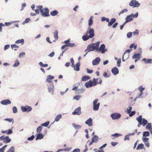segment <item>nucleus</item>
<instances>
[{"label":"nucleus","instance_id":"63","mask_svg":"<svg viewBox=\"0 0 152 152\" xmlns=\"http://www.w3.org/2000/svg\"><path fill=\"white\" fill-rule=\"evenodd\" d=\"M26 6V3H23L22 4V9L21 10H22L23 9V8L25 7Z\"/></svg>","mask_w":152,"mask_h":152},{"label":"nucleus","instance_id":"13","mask_svg":"<svg viewBox=\"0 0 152 152\" xmlns=\"http://www.w3.org/2000/svg\"><path fill=\"white\" fill-rule=\"evenodd\" d=\"M1 103L3 105H6L11 103V102L9 99L4 100L1 102Z\"/></svg>","mask_w":152,"mask_h":152},{"label":"nucleus","instance_id":"11","mask_svg":"<svg viewBox=\"0 0 152 152\" xmlns=\"http://www.w3.org/2000/svg\"><path fill=\"white\" fill-rule=\"evenodd\" d=\"M105 45L104 44H102L101 45L99 48L97 50H99L100 52L103 53H104L107 50L106 49H105Z\"/></svg>","mask_w":152,"mask_h":152},{"label":"nucleus","instance_id":"27","mask_svg":"<svg viewBox=\"0 0 152 152\" xmlns=\"http://www.w3.org/2000/svg\"><path fill=\"white\" fill-rule=\"evenodd\" d=\"M44 136L42 134H39L37 135L36 138V140H37L39 139H41Z\"/></svg>","mask_w":152,"mask_h":152},{"label":"nucleus","instance_id":"22","mask_svg":"<svg viewBox=\"0 0 152 152\" xmlns=\"http://www.w3.org/2000/svg\"><path fill=\"white\" fill-rule=\"evenodd\" d=\"M80 63L79 62L76 63L75 66H74V69L75 71H78L80 70L79 67Z\"/></svg>","mask_w":152,"mask_h":152},{"label":"nucleus","instance_id":"46","mask_svg":"<svg viewBox=\"0 0 152 152\" xmlns=\"http://www.w3.org/2000/svg\"><path fill=\"white\" fill-rule=\"evenodd\" d=\"M49 121H47L44 123L42 124L41 126H45L46 127H47L49 125Z\"/></svg>","mask_w":152,"mask_h":152},{"label":"nucleus","instance_id":"51","mask_svg":"<svg viewBox=\"0 0 152 152\" xmlns=\"http://www.w3.org/2000/svg\"><path fill=\"white\" fill-rule=\"evenodd\" d=\"M131 51V50H130L129 49L127 50H126L125 53H124V55L126 54V53L127 52L128 53V57H127L126 58H129V54L130 52V51Z\"/></svg>","mask_w":152,"mask_h":152},{"label":"nucleus","instance_id":"29","mask_svg":"<svg viewBox=\"0 0 152 152\" xmlns=\"http://www.w3.org/2000/svg\"><path fill=\"white\" fill-rule=\"evenodd\" d=\"M58 12L57 10H54L50 12V15L52 16H55L57 15Z\"/></svg>","mask_w":152,"mask_h":152},{"label":"nucleus","instance_id":"8","mask_svg":"<svg viewBox=\"0 0 152 152\" xmlns=\"http://www.w3.org/2000/svg\"><path fill=\"white\" fill-rule=\"evenodd\" d=\"M81 108L80 107H78L76 108L74 112H72V114L73 115H79L81 114Z\"/></svg>","mask_w":152,"mask_h":152},{"label":"nucleus","instance_id":"4","mask_svg":"<svg viewBox=\"0 0 152 152\" xmlns=\"http://www.w3.org/2000/svg\"><path fill=\"white\" fill-rule=\"evenodd\" d=\"M136 119L139 123L137 126L139 127L140 126L141 124H142V126H144L148 123L147 120L144 118L142 119V116L141 115L139 116L138 118H137Z\"/></svg>","mask_w":152,"mask_h":152},{"label":"nucleus","instance_id":"40","mask_svg":"<svg viewBox=\"0 0 152 152\" xmlns=\"http://www.w3.org/2000/svg\"><path fill=\"white\" fill-rule=\"evenodd\" d=\"M127 11H128V10L127 9H124L122 10H121V11L119 13L118 15H120L121 14H122L124 13V12H127Z\"/></svg>","mask_w":152,"mask_h":152},{"label":"nucleus","instance_id":"26","mask_svg":"<svg viewBox=\"0 0 152 152\" xmlns=\"http://www.w3.org/2000/svg\"><path fill=\"white\" fill-rule=\"evenodd\" d=\"M90 77L84 76L82 77L81 80L82 81H86L90 79Z\"/></svg>","mask_w":152,"mask_h":152},{"label":"nucleus","instance_id":"16","mask_svg":"<svg viewBox=\"0 0 152 152\" xmlns=\"http://www.w3.org/2000/svg\"><path fill=\"white\" fill-rule=\"evenodd\" d=\"M85 123L89 126H91L93 125L92 120L91 118H89L86 122Z\"/></svg>","mask_w":152,"mask_h":152},{"label":"nucleus","instance_id":"64","mask_svg":"<svg viewBox=\"0 0 152 152\" xmlns=\"http://www.w3.org/2000/svg\"><path fill=\"white\" fill-rule=\"evenodd\" d=\"M129 140V137L128 135H126L125 136V138H124V140Z\"/></svg>","mask_w":152,"mask_h":152},{"label":"nucleus","instance_id":"55","mask_svg":"<svg viewBox=\"0 0 152 152\" xmlns=\"http://www.w3.org/2000/svg\"><path fill=\"white\" fill-rule=\"evenodd\" d=\"M132 33L134 35L138 34H139L138 31L137 30H136L135 31L132 32Z\"/></svg>","mask_w":152,"mask_h":152},{"label":"nucleus","instance_id":"38","mask_svg":"<svg viewBox=\"0 0 152 152\" xmlns=\"http://www.w3.org/2000/svg\"><path fill=\"white\" fill-rule=\"evenodd\" d=\"M42 127L41 126H39L37 129V133H40L42 130Z\"/></svg>","mask_w":152,"mask_h":152},{"label":"nucleus","instance_id":"57","mask_svg":"<svg viewBox=\"0 0 152 152\" xmlns=\"http://www.w3.org/2000/svg\"><path fill=\"white\" fill-rule=\"evenodd\" d=\"M11 47L12 48H19V46L15 44L12 45H11Z\"/></svg>","mask_w":152,"mask_h":152},{"label":"nucleus","instance_id":"60","mask_svg":"<svg viewBox=\"0 0 152 152\" xmlns=\"http://www.w3.org/2000/svg\"><path fill=\"white\" fill-rule=\"evenodd\" d=\"M135 114V111H132L129 115L130 117H132Z\"/></svg>","mask_w":152,"mask_h":152},{"label":"nucleus","instance_id":"42","mask_svg":"<svg viewBox=\"0 0 152 152\" xmlns=\"http://www.w3.org/2000/svg\"><path fill=\"white\" fill-rule=\"evenodd\" d=\"M39 64L40 66H42L43 67H46L48 66V64H43L41 62H39Z\"/></svg>","mask_w":152,"mask_h":152},{"label":"nucleus","instance_id":"33","mask_svg":"<svg viewBox=\"0 0 152 152\" xmlns=\"http://www.w3.org/2000/svg\"><path fill=\"white\" fill-rule=\"evenodd\" d=\"M15 150L13 146H12L7 152H15Z\"/></svg>","mask_w":152,"mask_h":152},{"label":"nucleus","instance_id":"52","mask_svg":"<svg viewBox=\"0 0 152 152\" xmlns=\"http://www.w3.org/2000/svg\"><path fill=\"white\" fill-rule=\"evenodd\" d=\"M103 76L107 78L110 77V75H108L107 73L106 72H105L103 74Z\"/></svg>","mask_w":152,"mask_h":152},{"label":"nucleus","instance_id":"43","mask_svg":"<svg viewBox=\"0 0 152 152\" xmlns=\"http://www.w3.org/2000/svg\"><path fill=\"white\" fill-rule=\"evenodd\" d=\"M72 125L75 129L80 128L81 127V126H80L75 124H73Z\"/></svg>","mask_w":152,"mask_h":152},{"label":"nucleus","instance_id":"50","mask_svg":"<svg viewBox=\"0 0 152 152\" xmlns=\"http://www.w3.org/2000/svg\"><path fill=\"white\" fill-rule=\"evenodd\" d=\"M132 33L129 32L127 34V36L128 38H130L132 37Z\"/></svg>","mask_w":152,"mask_h":152},{"label":"nucleus","instance_id":"6","mask_svg":"<svg viewBox=\"0 0 152 152\" xmlns=\"http://www.w3.org/2000/svg\"><path fill=\"white\" fill-rule=\"evenodd\" d=\"M140 5V4L136 0H132L129 3V5L133 7H138Z\"/></svg>","mask_w":152,"mask_h":152},{"label":"nucleus","instance_id":"19","mask_svg":"<svg viewBox=\"0 0 152 152\" xmlns=\"http://www.w3.org/2000/svg\"><path fill=\"white\" fill-rule=\"evenodd\" d=\"M142 61H144L145 63L146 64L148 63L152 64V59H151L143 58Z\"/></svg>","mask_w":152,"mask_h":152},{"label":"nucleus","instance_id":"41","mask_svg":"<svg viewBox=\"0 0 152 152\" xmlns=\"http://www.w3.org/2000/svg\"><path fill=\"white\" fill-rule=\"evenodd\" d=\"M151 127V124L150 123H148L146 126V128L148 129H150Z\"/></svg>","mask_w":152,"mask_h":152},{"label":"nucleus","instance_id":"9","mask_svg":"<svg viewBox=\"0 0 152 152\" xmlns=\"http://www.w3.org/2000/svg\"><path fill=\"white\" fill-rule=\"evenodd\" d=\"M111 117L113 120L118 119L120 118L121 115L119 113H115L112 114Z\"/></svg>","mask_w":152,"mask_h":152},{"label":"nucleus","instance_id":"45","mask_svg":"<svg viewBox=\"0 0 152 152\" xmlns=\"http://www.w3.org/2000/svg\"><path fill=\"white\" fill-rule=\"evenodd\" d=\"M75 45V44L74 43H70L69 42V43H68V44H66V46H67V47H73Z\"/></svg>","mask_w":152,"mask_h":152},{"label":"nucleus","instance_id":"14","mask_svg":"<svg viewBox=\"0 0 152 152\" xmlns=\"http://www.w3.org/2000/svg\"><path fill=\"white\" fill-rule=\"evenodd\" d=\"M100 61V59L99 57L96 58L95 60L92 61V64L94 65H97L98 64Z\"/></svg>","mask_w":152,"mask_h":152},{"label":"nucleus","instance_id":"44","mask_svg":"<svg viewBox=\"0 0 152 152\" xmlns=\"http://www.w3.org/2000/svg\"><path fill=\"white\" fill-rule=\"evenodd\" d=\"M121 134H119L117 133H116L114 134H112L111 135V137H119V136H121Z\"/></svg>","mask_w":152,"mask_h":152},{"label":"nucleus","instance_id":"34","mask_svg":"<svg viewBox=\"0 0 152 152\" xmlns=\"http://www.w3.org/2000/svg\"><path fill=\"white\" fill-rule=\"evenodd\" d=\"M150 135V133L149 132L147 131H146L144 132L143 133V137H148Z\"/></svg>","mask_w":152,"mask_h":152},{"label":"nucleus","instance_id":"12","mask_svg":"<svg viewBox=\"0 0 152 152\" xmlns=\"http://www.w3.org/2000/svg\"><path fill=\"white\" fill-rule=\"evenodd\" d=\"M134 15L131 14L129 15H128L126 18V21L125 22L126 23L127 22H130L133 20V18Z\"/></svg>","mask_w":152,"mask_h":152},{"label":"nucleus","instance_id":"20","mask_svg":"<svg viewBox=\"0 0 152 152\" xmlns=\"http://www.w3.org/2000/svg\"><path fill=\"white\" fill-rule=\"evenodd\" d=\"M116 20L115 18H112L110 20V22H108V26H110L112 25V24L115 23Z\"/></svg>","mask_w":152,"mask_h":152},{"label":"nucleus","instance_id":"35","mask_svg":"<svg viewBox=\"0 0 152 152\" xmlns=\"http://www.w3.org/2000/svg\"><path fill=\"white\" fill-rule=\"evenodd\" d=\"M19 64L20 62L18 60H16L15 61V64L13 65V66L17 67L19 65Z\"/></svg>","mask_w":152,"mask_h":152},{"label":"nucleus","instance_id":"15","mask_svg":"<svg viewBox=\"0 0 152 152\" xmlns=\"http://www.w3.org/2000/svg\"><path fill=\"white\" fill-rule=\"evenodd\" d=\"M48 90L49 93H50L52 95H53L54 91V85L53 84L51 85L50 87L48 88Z\"/></svg>","mask_w":152,"mask_h":152},{"label":"nucleus","instance_id":"5","mask_svg":"<svg viewBox=\"0 0 152 152\" xmlns=\"http://www.w3.org/2000/svg\"><path fill=\"white\" fill-rule=\"evenodd\" d=\"M95 49H96V46L94 44H90L87 46V48L85 50V51L86 52L88 51V52H89L93 51Z\"/></svg>","mask_w":152,"mask_h":152},{"label":"nucleus","instance_id":"48","mask_svg":"<svg viewBox=\"0 0 152 152\" xmlns=\"http://www.w3.org/2000/svg\"><path fill=\"white\" fill-rule=\"evenodd\" d=\"M13 112L14 113H16L17 112V107L14 106L12 108Z\"/></svg>","mask_w":152,"mask_h":152},{"label":"nucleus","instance_id":"61","mask_svg":"<svg viewBox=\"0 0 152 152\" xmlns=\"http://www.w3.org/2000/svg\"><path fill=\"white\" fill-rule=\"evenodd\" d=\"M98 137H97L96 135H95L91 139L92 140V139L94 141V142H95V140H97V138Z\"/></svg>","mask_w":152,"mask_h":152},{"label":"nucleus","instance_id":"10","mask_svg":"<svg viewBox=\"0 0 152 152\" xmlns=\"http://www.w3.org/2000/svg\"><path fill=\"white\" fill-rule=\"evenodd\" d=\"M21 110L23 112H29L32 110V108L28 106H25V107H22Z\"/></svg>","mask_w":152,"mask_h":152},{"label":"nucleus","instance_id":"1","mask_svg":"<svg viewBox=\"0 0 152 152\" xmlns=\"http://www.w3.org/2000/svg\"><path fill=\"white\" fill-rule=\"evenodd\" d=\"M98 78H94L93 80H91L89 81L86 82L85 83V86L87 88H89L95 86L98 84H101L102 83V80L100 79L99 82L98 83Z\"/></svg>","mask_w":152,"mask_h":152},{"label":"nucleus","instance_id":"2","mask_svg":"<svg viewBox=\"0 0 152 152\" xmlns=\"http://www.w3.org/2000/svg\"><path fill=\"white\" fill-rule=\"evenodd\" d=\"M86 34L82 37V39L84 41H86L94 37V29L93 28H90V27H89L86 32Z\"/></svg>","mask_w":152,"mask_h":152},{"label":"nucleus","instance_id":"62","mask_svg":"<svg viewBox=\"0 0 152 152\" xmlns=\"http://www.w3.org/2000/svg\"><path fill=\"white\" fill-rule=\"evenodd\" d=\"M12 131L11 129H10L8 130H7V134H12Z\"/></svg>","mask_w":152,"mask_h":152},{"label":"nucleus","instance_id":"17","mask_svg":"<svg viewBox=\"0 0 152 152\" xmlns=\"http://www.w3.org/2000/svg\"><path fill=\"white\" fill-rule=\"evenodd\" d=\"M54 78V77L51 75H48L47 76L46 82L49 83H51L52 80Z\"/></svg>","mask_w":152,"mask_h":152},{"label":"nucleus","instance_id":"54","mask_svg":"<svg viewBox=\"0 0 152 152\" xmlns=\"http://www.w3.org/2000/svg\"><path fill=\"white\" fill-rule=\"evenodd\" d=\"M121 63V59H119L118 60L117 62V66L118 67H120V64Z\"/></svg>","mask_w":152,"mask_h":152},{"label":"nucleus","instance_id":"3","mask_svg":"<svg viewBox=\"0 0 152 152\" xmlns=\"http://www.w3.org/2000/svg\"><path fill=\"white\" fill-rule=\"evenodd\" d=\"M37 8L39 10L41 15L44 17H48L50 16L49 14V10L47 8L43 9V7L42 5H39L37 6Z\"/></svg>","mask_w":152,"mask_h":152},{"label":"nucleus","instance_id":"53","mask_svg":"<svg viewBox=\"0 0 152 152\" xmlns=\"http://www.w3.org/2000/svg\"><path fill=\"white\" fill-rule=\"evenodd\" d=\"M34 135H32L31 137H29L28 138V140H33L34 138Z\"/></svg>","mask_w":152,"mask_h":152},{"label":"nucleus","instance_id":"18","mask_svg":"<svg viewBox=\"0 0 152 152\" xmlns=\"http://www.w3.org/2000/svg\"><path fill=\"white\" fill-rule=\"evenodd\" d=\"M112 72L114 75H116L119 73V71L118 69L116 67H114L111 70Z\"/></svg>","mask_w":152,"mask_h":152},{"label":"nucleus","instance_id":"7","mask_svg":"<svg viewBox=\"0 0 152 152\" xmlns=\"http://www.w3.org/2000/svg\"><path fill=\"white\" fill-rule=\"evenodd\" d=\"M142 140L144 142L145 145L148 148L150 147L149 139L148 138L143 137Z\"/></svg>","mask_w":152,"mask_h":152},{"label":"nucleus","instance_id":"36","mask_svg":"<svg viewBox=\"0 0 152 152\" xmlns=\"http://www.w3.org/2000/svg\"><path fill=\"white\" fill-rule=\"evenodd\" d=\"M7 145H4L2 147L0 148V152H4L5 148L7 147Z\"/></svg>","mask_w":152,"mask_h":152},{"label":"nucleus","instance_id":"30","mask_svg":"<svg viewBox=\"0 0 152 152\" xmlns=\"http://www.w3.org/2000/svg\"><path fill=\"white\" fill-rule=\"evenodd\" d=\"M93 18V17L92 16H91L88 22V25L89 26H91L92 25L93 23V21L92 20V19Z\"/></svg>","mask_w":152,"mask_h":152},{"label":"nucleus","instance_id":"49","mask_svg":"<svg viewBox=\"0 0 152 152\" xmlns=\"http://www.w3.org/2000/svg\"><path fill=\"white\" fill-rule=\"evenodd\" d=\"M5 121H7L9 122H12L13 123L14 122V121H13V119L12 118H6L4 119Z\"/></svg>","mask_w":152,"mask_h":152},{"label":"nucleus","instance_id":"56","mask_svg":"<svg viewBox=\"0 0 152 152\" xmlns=\"http://www.w3.org/2000/svg\"><path fill=\"white\" fill-rule=\"evenodd\" d=\"M140 93L138 94L137 96L136 97V98H137L138 97H140L143 94V91H140Z\"/></svg>","mask_w":152,"mask_h":152},{"label":"nucleus","instance_id":"23","mask_svg":"<svg viewBox=\"0 0 152 152\" xmlns=\"http://www.w3.org/2000/svg\"><path fill=\"white\" fill-rule=\"evenodd\" d=\"M100 103H98L96 104H93V110H98L99 108Z\"/></svg>","mask_w":152,"mask_h":152},{"label":"nucleus","instance_id":"21","mask_svg":"<svg viewBox=\"0 0 152 152\" xmlns=\"http://www.w3.org/2000/svg\"><path fill=\"white\" fill-rule=\"evenodd\" d=\"M11 141V139L8 136H6L5 137L4 140L3 142L4 143H7L10 142Z\"/></svg>","mask_w":152,"mask_h":152},{"label":"nucleus","instance_id":"39","mask_svg":"<svg viewBox=\"0 0 152 152\" xmlns=\"http://www.w3.org/2000/svg\"><path fill=\"white\" fill-rule=\"evenodd\" d=\"M81 97V96L80 95H76L74 96L73 99H76L77 100H78L80 99Z\"/></svg>","mask_w":152,"mask_h":152},{"label":"nucleus","instance_id":"47","mask_svg":"<svg viewBox=\"0 0 152 152\" xmlns=\"http://www.w3.org/2000/svg\"><path fill=\"white\" fill-rule=\"evenodd\" d=\"M69 150H70L68 148H66L64 149H59L57 151V152H60L61 151H69Z\"/></svg>","mask_w":152,"mask_h":152},{"label":"nucleus","instance_id":"37","mask_svg":"<svg viewBox=\"0 0 152 152\" xmlns=\"http://www.w3.org/2000/svg\"><path fill=\"white\" fill-rule=\"evenodd\" d=\"M101 20L102 21H106L107 22H108L109 21V20L108 18H105L104 17H102Z\"/></svg>","mask_w":152,"mask_h":152},{"label":"nucleus","instance_id":"59","mask_svg":"<svg viewBox=\"0 0 152 152\" xmlns=\"http://www.w3.org/2000/svg\"><path fill=\"white\" fill-rule=\"evenodd\" d=\"M25 53L24 52H22L20 53L19 57L21 58L23 57V56L25 55Z\"/></svg>","mask_w":152,"mask_h":152},{"label":"nucleus","instance_id":"25","mask_svg":"<svg viewBox=\"0 0 152 152\" xmlns=\"http://www.w3.org/2000/svg\"><path fill=\"white\" fill-rule=\"evenodd\" d=\"M144 146L142 143L139 144L136 148L137 150L142 149L144 148Z\"/></svg>","mask_w":152,"mask_h":152},{"label":"nucleus","instance_id":"31","mask_svg":"<svg viewBox=\"0 0 152 152\" xmlns=\"http://www.w3.org/2000/svg\"><path fill=\"white\" fill-rule=\"evenodd\" d=\"M61 118L62 115L61 114H59L57 115L54 121H58Z\"/></svg>","mask_w":152,"mask_h":152},{"label":"nucleus","instance_id":"58","mask_svg":"<svg viewBox=\"0 0 152 152\" xmlns=\"http://www.w3.org/2000/svg\"><path fill=\"white\" fill-rule=\"evenodd\" d=\"M145 89V88H143L142 86H140L138 88V90L139 91H143Z\"/></svg>","mask_w":152,"mask_h":152},{"label":"nucleus","instance_id":"24","mask_svg":"<svg viewBox=\"0 0 152 152\" xmlns=\"http://www.w3.org/2000/svg\"><path fill=\"white\" fill-rule=\"evenodd\" d=\"M132 58L139 59L140 58V54L139 53L135 54L133 56Z\"/></svg>","mask_w":152,"mask_h":152},{"label":"nucleus","instance_id":"32","mask_svg":"<svg viewBox=\"0 0 152 152\" xmlns=\"http://www.w3.org/2000/svg\"><path fill=\"white\" fill-rule=\"evenodd\" d=\"M24 43V40L23 39H19L15 42V43L16 44L21 43L22 45H23Z\"/></svg>","mask_w":152,"mask_h":152},{"label":"nucleus","instance_id":"28","mask_svg":"<svg viewBox=\"0 0 152 152\" xmlns=\"http://www.w3.org/2000/svg\"><path fill=\"white\" fill-rule=\"evenodd\" d=\"M58 31L57 30L55 31V32L54 33V37L56 40H57L58 39Z\"/></svg>","mask_w":152,"mask_h":152}]
</instances>
